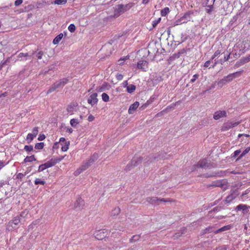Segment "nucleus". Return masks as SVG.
Here are the masks:
<instances>
[{
    "mask_svg": "<svg viewBox=\"0 0 250 250\" xmlns=\"http://www.w3.org/2000/svg\"><path fill=\"white\" fill-rule=\"evenodd\" d=\"M56 89H57V87H56V85L55 83H54L47 90L46 92V94H48L50 93H52V92L54 91Z\"/></svg>",
    "mask_w": 250,
    "mask_h": 250,
    "instance_id": "nucleus-38",
    "label": "nucleus"
},
{
    "mask_svg": "<svg viewBox=\"0 0 250 250\" xmlns=\"http://www.w3.org/2000/svg\"><path fill=\"white\" fill-rule=\"evenodd\" d=\"M6 164L3 161H0V170L4 167L5 166Z\"/></svg>",
    "mask_w": 250,
    "mask_h": 250,
    "instance_id": "nucleus-60",
    "label": "nucleus"
},
{
    "mask_svg": "<svg viewBox=\"0 0 250 250\" xmlns=\"http://www.w3.org/2000/svg\"><path fill=\"white\" fill-rule=\"evenodd\" d=\"M46 168H48L51 167L55 165V163L54 161L53 160V158H52L50 160L47 161L45 163L43 164Z\"/></svg>",
    "mask_w": 250,
    "mask_h": 250,
    "instance_id": "nucleus-22",
    "label": "nucleus"
},
{
    "mask_svg": "<svg viewBox=\"0 0 250 250\" xmlns=\"http://www.w3.org/2000/svg\"><path fill=\"white\" fill-rule=\"evenodd\" d=\"M62 37L63 34L62 33L60 34L59 35L56 37L55 39L53 40V43L54 44H58L60 42Z\"/></svg>",
    "mask_w": 250,
    "mask_h": 250,
    "instance_id": "nucleus-24",
    "label": "nucleus"
},
{
    "mask_svg": "<svg viewBox=\"0 0 250 250\" xmlns=\"http://www.w3.org/2000/svg\"><path fill=\"white\" fill-rule=\"evenodd\" d=\"M120 208L119 207L115 208L111 212V216H116L118 215L120 212Z\"/></svg>",
    "mask_w": 250,
    "mask_h": 250,
    "instance_id": "nucleus-28",
    "label": "nucleus"
},
{
    "mask_svg": "<svg viewBox=\"0 0 250 250\" xmlns=\"http://www.w3.org/2000/svg\"><path fill=\"white\" fill-rule=\"evenodd\" d=\"M133 5V3H129L126 4H119L114 8V17L117 18L120 15L130 9Z\"/></svg>",
    "mask_w": 250,
    "mask_h": 250,
    "instance_id": "nucleus-1",
    "label": "nucleus"
},
{
    "mask_svg": "<svg viewBox=\"0 0 250 250\" xmlns=\"http://www.w3.org/2000/svg\"><path fill=\"white\" fill-rule=\"evenodd\" d=\"M44 147L43 143H37L35 146V148L37 149H42Z\"/></svg>",
    "mask_w": 250,
    "mask_h": 250,
    "instance_id": "nucleus-41",
    "label": "nucleus"
},
{
    "mask_svg": "<svg viewBox=\"0 0 250 250\" xmlns=\"http://www.w3.org/2000/svg\"><path fill=\"white\" fill-rule=\"evenodd\" d=\"M35 161H36V159L35 158V156L34 155H32L30 156H27L24 160V162L25 163L31 162Z\"/></svg>",
    "mask_w": 250,
    "mask_h": 250,
    "instance_id": "nucleus-29",
    "label": "nucleus"
},
{
    "mask_svg": "<svg viewBox=\"0 0 250 250\" xmlns=\"http://www.w3.org/2000/svg\"><path fill=\"white\" fill-rule=\"evenodd\" d=\"M86 165L83 163V165L80 167L79 169L76 170L74 172V174L75 176H77L80 174L82 171L85 170L86 169L88 168V167H86Z\"/></svg>",
    "mask_w": 250,
    "mask_h": 250,
    "instance_id": "nucleus-21",
    "label": "nucleus"
},
{
    "mask_svg": "<svg viewBox=\"0 0 250 250\" xmlns=\"http://www.w3.org/2000/svg\"><path fill=\"white\" fill-rule=\"evenodd\" d=\"M179 103V101L176 102L175 104H172L170 106H168L166 109H164L163 110H162L160 112H159L158 114H157L156 116H157V117H160V116L163 115L164 113L167 112V111H169L171 109H174V107L176 105L178 104Z\"/></svg>",
    "mask_w": 250,
    "mask_h": 250,
    "instance_id": "nucleus-9",
    "label": "nucleus"
},
{
    "mask_svg": "<svg viewBox=\"0 0 250 250\" xmlns=\"http://www.w3.org/2000/svg\"><path fill=\"white\" fill-rule=\"evenodd\" d=\"M227 116V112L225 110H218L216 111L213 115V119L217 120L221 118L226 117Z\"/></svg>",
    "mask_w": 250,
    "mask_h": 250,
    "instance_id": "nucleus-6",
    "label": "nucleus"
},
{
    "mask_svg": "<svg viewBox=\"0 0 250 250\" xmlns=\"http://www.w3.org/2000/svg\"><path fill=\"white\" fill-rule=\"evenodd\" d=\"M45 184V182L43 180H42L40 178H36L35 180V185H44Z\"/></svg>",
    "mask_w": 250,
    "mask_h": 250,
    "instance_id": "nucleus-39",
    "label": "nucleus"
},
{
    "mask_svg": "<svg viewBox=\"0 0 250 250\" xmlns=\"http://www.w3.org/2000/svg\"><path fill=\"white\" fill-rule=\"evenodd\" d=\"M226 83H227L226 80H225V78H223L222 79H221L218 81V85L219 87H222Z\"/></svg>",
    "mask_w": 250,
    "mask_h": 250,
    "instance_id": "nucleus-42",
    "label": "nucleus"
},
{
    "mask_svg": "<svg viewBox=\"0 0 250 250\" xmlns=\"http://www.w3.org/2000/svg\"><path fill=\"white\" fill-rule=\"evenodd\" d=\"M35 137L32 133H29L26 136V140L28 143H30Z\"/></svg>",
    "mask_w": 250,
    "mask_h": 250,
    "instance_id": "nucleus-43",
    "label": "nucleus"
},
{
    "mask_svg": "<svg viewBox=\"0 0 250 250\" xmlns=\"http://www.w3.org/2000/svg\"><path fill=\"white\" fill-rule=\"evenodd\" d=\"M147 62L146 61L142 60L138 62L137 67L138 69L144 70L147 67Z\"/></svg>",
    "mask_w": 250,
    "mask_h": 250,
    "instance_id": "nucleus-17",
    "label": "nucleus"
},
{
    "mask_svg": "<svg viewBox=\"0 0 250 250\" xmlns=\"http://www.w3.org/2000/svg\"><path fill=\"white\" fill-rule=\"evenodd\" d=\"M84 205V201L81 197H78L76 203H75L74 206L75 208L81 209L83 208Z\"/></svg>",
    "mask_w": 250,
    "mask_h": 250,
    "instance_id": "nucleus-12",
    "label": "nucleus"
},
{
    "mask_svg": "<svg viewBox=\"0 0 250 250\" xmlns=\"http://www.w3.org/2000/svg\"><path fill=\"white\" fill-rule=\"evenodd\" d=\"M99 157L97 153H94L87 161L84 162L86 165V167H89L94 162H95Z\"/></svg>",
    "mask_w": 250,
    "mask_h": 250,
    "instance_id": "nucleus-8",
    "label": "nucleus"
},
{
    "mask_svg": "<svg viewBox=\"0 0 250 250\" xmlns=\"http://www.w3.org/2000/svg\"><path fill=\"white\" fill-rule=\"evenodd\" d=\"M68 30L71 33H73L75 30H76V27L75 25L74 24H70L68 27Z\"/></svg>",
    "mask_w": 250,
    "mask_h": 250,
    "instance_id": "nucleus-44",
    "label": "nucleus"
},
{
    "mask_svg": "<svg viewBox=\"0 0 250 250\" xmlns=\"http://www.w3.org/2000/svg\"><path fill=\"white\" fill-rule=\"evenodd\" d=\"M160 19H159L158 21H152V26L153 27H155L158 23L160 21Z\"/></svg>",
    "mask_w": 250,
    "mask_h": 250,
    "instance_id": "nucleus-61",
    "label": "nucleus"
},
{
    "mask_svg": "<svg viewBox=\"0 0 250 250\" xmlns=\"http://www.w3.org/2000/svg\"><path fill=\"white\" fill-rule=\"evenodd\" d=\"M241 151L240 149L236 150L233 153L232 157L235 158L237 156H238L241 153Z\"/></svg>",
    "mask_w": 250,
    "mask_h": 250,
    "instance_id": "nucleus-50",
    "label": "nucleus"
},
{
    "mask_svg": "<svg viewBox=\"0 0 250 250\" xmlns=\"http://www.w3.org/2000/svg\"><path fill=\"white\" fill-rule=\"evenodd\" d=\"M20 222L19 217H16L12 221L9 222V225H11L12 228H15Z\"/></svg>",
    "mask_w": 250,
    "mask_h": 250,
    "instance_id": "nucleus-20",
    "label": "nucleus"
},
{
    "mask_svg": "<svg viewBox=\"0 0 250 250\" xmlns=\"http://www.w3.org/2000/svg\"><path fill=\"white\" fill-rule=\"evenodd\" d=\"M43 52L42 51H39L38 52H33L32 54V55H34L36 58H37L39 60H41L42 59V57L43 55Z\"/></svg>",
    "mask_w": 250,
    "mask_h": 250,
    "instance_id": "nucleus-23",
    "label": "nucleus"
},
{
    "mask_svg": "<svg viewBox=\"0 0 250 250\" xmlns=\"http://www.w3.org/2000/svg\"><path fill=\"white\" fill-rule=\"evenodd\" d=\"M129 57L128 56H126L124 58H121L118 60V64L119 65H123L124 64V62L125 60L128 59Z\"/></svg>",
    "mask_w": 250,
    "mask_h": 250,
    "instance_id": "nucleus-45",
    "label": "nucleus"
},
{
    "mask_svg": "<svg viewBox=\"0 0 250 250\" xmlns=\"http://www.w3.org/2000/svg\"><path fill=\"white\" fill-rule=\"evenodd\" d=\"M60 143L62 145L61 149L62 151H66L69 147L70 145V142L67 141L63 137H61L60 139Z\"/></svg>",
    "mask_w": 250,
    "mask_h": 250,
    "instance_id": "nucleus-4",
    "label": "nucleus"
},
{
    "mask_svg": "<svg viewBox=\"0 0 250 250\" xmlns=\"http://www.w3.org/2000/svg\"><path fill=\"white\" fill-rule=\"evenodd\" d=\"M67 2V0H55L52 2L58 5H64Z\"/></svg>",
    "mask_w": 250,
    "mask_h": 250,
    "instance_id": "nucleus-33",
    "label": "nucleus"
},
{
    "mask_svg": "<svg viewBox=\"0 0 250 250\" xmlns=\"http://www.w3.org/2000/svg\"><path fill=\"white\" fill-rule=\"evenodd\" d=\"M240 124L239 122H234V121H229L226 123H225L222 127L221 130L223 131H226L229 130L230 128H233L237 125H238Z\"/></svg>",
    "mask_w": 250,
    "mask_h": 250,
    "instance_id": "nucleus-2",
    "label": "nucleus"
},
{
    "mask_svg": "<svg viewBox=\"0 0 250 250\" xmlns=\"http://www.w3.org/2000/svg\"><path fill=\"white\" fill-rule=\"evenodd\" d=\"M148 105V104L146 103L142 105L140 107V109L141 110H144L145 109Z\"/></svg>",
    "mask_w": 250,
    "mask_h": 250,
    "instance_id": "nucleus-63",
    "label": "nucleus"
},
{
    "mask_svg": "<svg viewBox=\"0 0 250 250\" xmlns=\"http://www.w3.org/2000/svg\"><path fill=\"white\" fill-rule=\"evenodd\" d=\"M215 0H206V6L208 8H211V6H213Z\"/></svg>",
    "mask_w": 250,
    "mask_h": 250,
    "instance_id": "nucleus-34",
    "label": "nucleus"
},
{
    "mask_svg": "<svg viewBox=\"0 0 250 250\" xmlns=\"http://www.w3.org/2000/svg\"><path fill=\"white\" fill-rule=\"evenodd\" d=\"M169 9L168 7H165L161 11V15L162 17H165L169 13Z\"/></svg>",
    "mask_w": 250,
    "mask_h": 250,
    "instance_id": "nucleus-31",
    "label": "nucleus"
},
{
    "mask_svg": "<svg viewBox=\"0 0 250 250\" xmlns=\"http://www.w3.org/2000/svg\"><path fill=\"white\" fill-rule=\"evenodd\" d=\"M240 74V72H236L235 73H231L229 74L226 77H224L225 80H226L227 83L231 81L236 77H237Z\"/></svg>",
    "mask_w": 250,
    "mask_h": 250,
    "instance_id": "nucleus-13",
    "label": "nucleus"
},
{
    "mask_svg": "<svg viewBox=\"0 0 250 250\" xmlns=\"http://www.w3.org/2000/svg\"><path fill=\"white\" fill-rule=\"evenodd\" d=\"M95 119V117L92 115H90L88 117V120L89 122H92Z\"/></svg>",
    "mask_w": 250,
    "mask_h": 250,
    "instance_id": "nucleus-62",
    "label": "nucleus"
},
{
    "mask_svg": "<svg viewBox=\"0 0 250 250\" xmlns=\"http://www.w3.org/2000/svg\"><path fill=\"white\" fill-rule=\"evenodd\" d=\"M191 14L192 13L190 12L186 13L181 18V21L184 23H187L188 21H190Z\"/></svg>",
    "mask_w": 250,
    "mask_h": 250,
    "instance_id": "nucleus-18",
    "label": "nucleus"
},
{
    "mask_svg": "<svg viewBox=\"0 0 250 250\" xmlns=\"http://www.w3.org/2000/svg\"><path fill=\"white\" fill-rule=\"evenodd\" d=\"M213 187L221 188L223 190L228 188L227 182L226 180H217L213 182L211 185Z\"/></svg>",
    "mask_w": 250,
    "mask_h": 250,
    "instance_id": "nucleus-3",
    "label": "nucleus"
},
{
    "mask_svg": "<svg viewBox=\"0 0 250 250\" xmlns=\"http://www.w3.org/2000/svg\"><path fill=\"white\" fill-rule=\"evenodd\" d=\"M235 198V196L233 194H230L225 199L226 202L227 203H230L232 200Z\"/></svg>",
    "mask_w": 250,
    "mask_h": 250,
    "instance_id": "nucleus-32",
    "label": "nucleus"
},
{
    "mask_svg": "<svg viewBox=\"0 0 250 250\" xmlns=\"http://www.w3.org/2000/svg\"><path fill=\"white\" fill-rule=\"evenodd\" d=\"M250 151V147H247L240 154V155L239 156V157L237 159V160L241 159L242 158H243L246 154H247L249 151Z\"/></svg>",
    "mask_w": 250,
    "mask_h": 250,
    "instance_id": "nucleus-30",
    "label": "nucleus"
},
{
    "mask_svg": "<svg viewBox=\"0 0 250 250\" xmlns=\"http://www.w3.org/2000/svg\"><path fill=\"white\" fill-rule=\"evenodd\" d=\"M26 174H23L21 173H19L17 175V178L20 179L21 180L25 176Z\"/></svg>",
    "mask_w": 250,
    "mask_h": 250,
    "instance_id": "nucleus-52",
    "label": "nucleus"
},
{
    "mask_svg": "<svg viewBox=\"0 0 250 250\" xmlns=\"http://www.w3.org/2000/svg\"><path fill=\"white\" fill-rule=\"evenodd\" d=\"M46 169V168H45L44 165L42 164V165H41L39 166L38 171V172H41V171H42L43 170H44Z\"/></svg>",
    "mask_w": 250,
    "mask_h": 250,
    "instance_id": "nucleus-53",
    "label": "nucleus"
},
{
    "mask_svg": "<svg viewBox=\"0 0 250 250\" xmlns=\"http://www.w3.org/2000/svg\"><path fill=\"white\" fill-rule=\"evenodd\" d=\"M140 238V235H135L133 236V237L130 239V242L131 243L136 242L139 240Z\"/></svg>",
    "mask_w": 250,
    "mask_h": 250,
    "instance_id": "nucleus-37",
    "label": "nucleus"
},
{
    "mask_svg": "<svg viewBox=\"0 0 250 250\" xmlns=\"http://www.w3.org/2000/svg\"><path fill=\"white\" fill-rule=\"evenodd\" d=\"M136 89V86L133 84H129L127 86L126 91L129 93H133Z\"/></svg>",
    "mask_w": 250,
    "mask_h": 250,
    "instance_id": "nucleus-26",
    "label": "nucleus"
},
{
    "mask_svg": "<svg viewBox=\"0 0 250 250\" xmlns=\"http://www.w3.org/2000/svg\"><path fill=\"white\" fill-rule=\"evenodd\" d=\"M136 159L135 158H134L133 159L132 161V163H133L134 162H135V163H134V164H133V165H134V166H136V165H137L138 164H139V163H140V162H141L142 161V158H139L138 159V160H137V161H136Z\"/></svg>",
    "mask_w": 250,
    "mask_h": 250,
    "instance_id": "nucleus-47",
    "label": "nucleus"
},
{
    "mask_svg": "<svg viewBox=\"0 0 250 250\" xmlns=\"http://www.w3.org/2000/svg\"><path fill=\"white\" fill-rule=\"evenodd\" d=\"M77 105L74 104H71L67 107L66 110L68 114L72 115L76 110Z\"/></svg>",
    "mask_w": 250,
    "mask_h": 250,
    "instance_id": "nucleus-15",
    "label": "nucleus"
},
{
    "mask_svg": "<svg viewBox=\"0 0 250 250\" xmlns=\"http://www.w3.org/2000/svg\"><path fill=\"white\" fill-rule=\"evenodd\" d=\"M23 1L22 0H16L15 1V5L16 6H19L20 5H21Z\"/></svg>",
    "mask_w": 250,
    "mask_h": 250,
    "instance_id": "nucleus-55",
    "label": "nucleus"
},
{
    "mask_svg": "<svg viewBox=\"0 0 250 250\" xmlns=\"http://www.w3.org/2000/svg\"><path fill=\"white\" fill-rule=\"evenodd\" d=\"M213 6H211V8H207L206 9V12L208 14H211V13H212V11L213 10Z\"/></svg>",
    "mask_w": 250,
    "mask_h": 250,
    "instance_id": "nucleus-57",
    "label": "nucleus"
},
{
    "mask_svg": "<svg viewBox=\"0 0 250 250\" xmlns=\"http://www.w3.org/2000/svg\"><path fill=\"white\" fill-rule=\"evenodd\" d=\"M116 78L118 80L121 81L123 79V75L118 73L116 76Z\"/></svg>",
    "mask_w": 250,
    "mask_h": 250,
    "instance_id": "nucleus-56",
    "label": "nucleus"
},
{
    "mask_svg": "<svg viewBox=\"0 0 250 250\" xmlns=\"http://www.w3.org/2000/svg\"><path fill=\"white\" fill-rule=\"evenodd\" d=\"M68 82V80L66 78H63L60 80L59 81H57L54 83L56 85V87L57 88H59L60 87H63L65 84H66Z\"/></svg>",
    "mask_w": 250,
    "mask_h": 250,
    "instance_id": "nucleus-11",
    "label": "nucleus"
},
{
    "mask_svg": "<svg viewBox=\"0 0 250 250\" xmlns=\"http://www.w3.org/2000/svg\"><path fill=\"white\" fill-rule=\"evenodd\" d=\"M102 98L103 101H104L105 102H108L109 100V96L105 93H103L102 94Z\"/></svg>",
    "mask_w": 250,
    "mask_h": 250,
    "instance_id": "nucleus-36",
    "label": "nucleus"
},
{
    "mask_svg": "<svg viewBox=\"0 0 250 250\" xmlns=\"http://www.w3.org/2000/svg\"><path fill=\"white\" fill-rule=\"evenodd\" d=\"M106 234L104 232V230H99L95 233V237L97 239L101 240L105 237Z\"/></svg>",
    "mask_w": 250,
    "mask_h": 250,
    "instance_id": "nucleus-19",
    "label": "nucleus"
},
{
    "mask_svg": "<svg viewBox=\"0 0 250 250\" xmlns=\"http://www.w3.org/2000/svg\"><path fill=\"white\" fill-rule=\"evenodd\" d=\"M97 96L98 95L96 93L92 94L87 100L88 103L92 106L97 104L98 102Z\"/></svg>",
    "mask_w": 250,
    "mask_h": 250,
    "instance_id": "nucleus-7",
    "label": "nucleus"
},
{
    "mask_svg": "<svg viewBox=\"0 0 250 250\" xmlns=\"http://www.w3.org/2000/svg\"><path fill=\"white\" fill-rule=\"evenodd\" d=\"M229 248V246L226 245L221 246L218 248L219 250H227Z\"/></svg>",
    "mask_w": 250,
    "mask_h": 250,
    "instance_id": "nucleus-51",
    "label": "nucleus"
},
{
    "mask_svg": "<svg viewBox=\"0 0 250 250\" xmlns=\"http://www.w3.org/2000/svg\"><path fill=\"white\" fill-rule=\"evenodd\" d=\"M215 231V230H214V227L210 226V227H208L206 228L205 229H204L203 230L202 234H205L207 233H211V232H213L214 233Z\"/></svg>",
    "mask_w": 250,
    "mask_h": 250,
    "instance_id": "nucleus-25",
    "label": "nucleus"
},
{
    "mask_svg": "<svg viewBox=\"0 0 250 250\" xmlns=\"http://www.w3.org/2000/svg\"><path fill=\"white\" fill-rule=\"evenodd\" d=\"M24 149L27 152H30L33 151V147L32 146L26 145L24 146Z\"/></svg>",
    "mask_w": 250,
    "mask_h": 250,
    "instance_id": "nucleus-46",
    "label": "nucleus"
},
{
    "mask_svg": "<svg viewBox=\"0 0 250 250\" xmlns=\"http://www.w3.org/2000/svg\"><path fill=\"white\" fill-rule=\"evenodd\" d=\"M249 208H250V206H248L245 204H239L235 207V210L237 211L242 210L243 213L246 214L248 213Z\"/></svg>",
    "mask_w": 250,
    "mask_h": 250,
    "instance_id": "nucleus-5",
    "label": "nucleus"
},
{
    "mask_svg": "<svg viewBox=\"0 0 250 250\" xmlns=\"http://www.w3.org/2000/svg\"><path fill=\"white\" fill-rule=\"evenodd\" d=\"M229 229H230V227L229 226H224V227H222L221 228L216 230L214 231V233L217 234V233H220L221 232L228 230Z\"/></svg>",
    "mask_w": 250,
    "mask_h": 250,
    "instance_id": "nucleus-27",
    "label": "nucleus"
},
{
    "mask_svg": "<svg viewBox=\"0 0 250 250\" xmlns=\"http://www.w3.org/2000/svg\"><path fill=\"white\" fill-rule=\"evenodd\" d=\"M183 23H184L182 21H181V18H180V19H179L178 20H176L174 22V26L180 25V24H182Z\"/></svg>",
    "mask_w": 250,
    "mask_h": 250,
    "instance_id": "nucleus-54",
    "label": "nucleus"
},
{
    "mask_svg": "<svg viewBox=\"0 0 250 250\" xmlns=\"http://www.w3.org/2000/svg\"><path fill=\"white\" fill-rule=\"evenodd\" d=\"M45 138V136L44 134H40L38 137V140L42 141Z\"/></svg>",
    "mask_w": 250,
    "mask_h": 250,
    "instance_id": "nucleus-59",
    "label": "nucleus"
},
{
    "mask_svg": "<svg viewBox=\"0 0 250 250\" xmlns=\"http://www.w3.org/2000/svg\"><path fill=\"white\" fill-rule=\"evenodd\" d=\"M147 201L151 204H156L157 203L158 201L161 202H170V200L165 199L164 198H162L161 199H159L157 197H153L152 198H148L147 199Z\"/></svg>",
    "mask_w": 250,
    "mask_h": 250,
    "instance_id": "nucleus-10",
    "label": "nucleus"
},
{
    "mask_svg": "<svg viewBox=\"0 0 250 250\" xmlns=\"http://www.w3.org/2000/svg\"><path fill=\"white\" fill-rule=\"evenodd\" d=\"M65 156H61L58 158H53V160L54 161V162L55 163V165L62 161L64 159Z\"/></svg>",
    "mask_w": 250,
    "mask_h": 250,
    "instance_id": "nucleus-40",
    "label": "nucleus"
},
{
    "mask_svg": "<svg viewBox=\"0 0 250 250\" xmlns=\"http://www.w3.org/2000/svg\"><path fill=\"white\" fill-rule=\"evenodd\" d=\"M38 132H39V130H38V127H34L33 129V130H32V134L33 135V136L34 137H36L37 135L38 134Z\"/></svg>",
    "mask_w": 250,
    "mask_h": 250,
    "instance_id": "nucleus-48",
    "label": "nucleus"
},
{
    "mask_svg": "<svg viewBox=\"0 0 250 250\" xmlns=\"http://www.w3.org/2000/svg\"><path fill=\"white\" fill-rule=\"evenodd\" d=\"M79 123V120L77 119H72L70 121V125L73 127L76 126Z\"/></svg>",
    "mask_w": 250,
    "mask_h": 250,
    "instance_id": "nucleus-35",
    "label": "nucleus"
},
{
    "mask_svg": "<svg viewBox=\"0 0 250 250\" xmlns=\"http://www.w3.org/2000/svg\"><path fill=\"white\" fill-rule=\"evenodd\" d=\"M199 75L198 74H194L193 77H192V78L190 80V82L192 83H193L195 82V81L199 77Z\"/></svg>",
    "mask_w": 250,
    "mask_h": 250,
    "instance_id": "nucleus-49",
    "label": "nucleus"
},
{
    "mask_svg": "<svg viewBox=\"0 0 250 250\" xmlns=\"http://www.w3.org/2000/svg\"><path fill=\"white\" fill-rule=\"evenodd\" d=\"M209 166V164L206 159H203L199 161L197 164V167L201 168H207Z\"/></svg>",
    "mask_w": 250,
    "mask_h": 250,
    "instance_id": "nucleus-14",
    "label": "nucleus"
},
{
    "mask_svg": "<svg viewBox=\"0 0 250 250\" xmlns=\"http://www.w3.org/2000/svg\"><path fill=\"white\" fill-rule=\"evenodd\" d=\"M27 56H28V53H20L18 55L19 58L25 57Z\"/></svg>",
    "mask_w": 250,
    "mask_h": 250,
    "instance_id": "nucleus-58",
    "label": "nucleus"
},
{
    "mask_svg": "<svg viewBox=\"0 0 250 250\" xmlns=\"http://www.w3.org/2000/svg\"><path fill=\"white\" fill-rule=\"evenodd\" d=\"M139 103L138 102H135L133 104H131L129 107L128 112L129 114L133 113V112L139 106Z\"/></svg>",
    "mask_w": 250,
    "mask_h": 250,
    "instance_id": "nucleus-16",
    "label": "nucleus"
},
{
    "mask_svg": "<svg viewBox=\"0 0 250 250\" xmlns=\"http://www.w3.org/2000/svg\"><path fill=\"white\" fill-rule=\"evenodd\" d=\"M221 54V51L219 50H216L213 54L216 57Z\"/></svg>",
    "mask_w": 250,
    "mask_h": 250,
    "instance_id": "nucleus-64",
    "label": "nucleus"
}]
</instances>
